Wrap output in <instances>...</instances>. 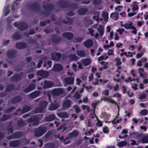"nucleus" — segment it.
Listing matches in <instances>:
<instances>
[{
  "label": "nucleus",
  "mask_w": 148,
  "mask_h": 148,
  "mask_svg": "<svg viewBox=\"0 0 148 148\" xmlns=\"http://www.w3.org/2000/svg\"><path fill=\"white\" fill-rule=\"evenodd\" d=\"M68 75L71 76L70 77H67L64 79V81L65 83L67 84H71L73 83L74 82V78L73 76H74L73 74L68 71L67 73Z\"/></svg>",
  "instance_id": "1"
},
{
  "label": "nucleus",
  "mask_w": 148,
  "mask_h": 148,
  "mask_svg": "<svg viewBox=\"0 0 148 148\" xmlns=\"http://www.w3.org/2000/svg\"><path fill=\"white\" fill-rule=\"evenodd\" d=\"M93 27L97 29V30L99 32L100 36H103L104 33V28L100 25H98V24H95Z\"/></svg>",
  "instance_id": "2"
},
{
  "label": "nucleus",
  "mask_w": 148,
  "mask_h": 148,
  "mask_svg": "<svg viewBox=\"0 0 148 148\" xmlns=\"http://www.w3.org/2000/svg\"><path fill=\"white\" fill-rule=\"evenodd\" d=\"M123 22L122 21H121L120 23L121 24V27H123L126 29H130L133 28V26L132 25L133 23L131 22L130 23H125V24H123Z\"/></svg>",
  "instance_id": "3"
},
{
  "label": "nucleus",
  "mask_w": 148,
  "mask_h": 148,
  "mask_svg": "<svg viewBox=\"0 0 148 148\" xmlns=\"http://www.w3.org/2000/svg\"><path fill=\"white\" fill-rule=\"evenodd\" d=\"M63 92V90L60 88L54 90L52 92L53 96L58 95L62 93Z\"/></svg>",
  "instance_id": "4"
},
{
  "label": "nucleus",
  "mask_w": 148,
  "mask_h": 148,
  "mask_svg": "<svg viewBox=\"0 0 148 148\" xmlns=\"http://www.w3.org/2000/svg\"><path fill=\"white\" fill-rule=\"evenodd\" d=\"M61 54L59 53H54L51 54L52 58L54 60H58L60 59L61 57Z\"/></svg>",
  "instance_id": "5"
},
{
  "label": "nucleus",
  "mask_w": 148,
  "mask_h": 148,
  "mask_svg": "<svg viewBox=\"0 0 148 148\" xmlns=\"http://www.w3.org/2000/svg\"><path fill=\"white\" fill-rule=\"evenodd\" d=\"M71 101L69 100H66L64 101L63 102V108L64 109H66V108H69L71 106Z\"/></svg>",
  "instance_id": "6"
},
{
  "label": "nucleus",
  "mask_w": 148,
  "mask_h": 148,
  "mask_svg": "<svg viewBox=\"0 0 148 148\" xmlns=\"http://www.w3.org/2000/svg\"><path fill=\"white\" fill-rule=\"evenodd\" d=\"M138 2L134 1L132 2V11L134 12L138 10L139 7L138 5Z\"/></svg>",
  "instance_id": "7"
},
{
  "label": "nucleus",
  "mask_w": 148,
  "mask_h": 148,
  "mask_svg": "<svg viewBox=\"0 0 148 148\" xmlns=\"http://www.w3.org/2000/svg\"><path fill=\"white\" fill-rule=\"evenodd\" d=\"M27 26L25 22H22L19 23V29L21 30H23L27 29Z\"/></svg>",
  "instance_id": "8"
},
{
  "label": "nucleus",
  "mask_w": 148,
  "mask_h": 148,
  "mask_svg": "<svg viewBox=\"0 0 148 148\" xmlns=\"http://www.w3.org/2000/svg\"><path fill=\"white\" fill-rule=\"evenodd\" d=\"M84 45L86 47L89 48L92 46V41L91 40H86L84 42Z\"/></svg>",
  "instance_id": "9"
},
{
  "label": "nucleus",
  "mask_w": 148,
  "mask_h": 148,
  "mask_svg": "<svg viewBox=\"0 0 148 148\" xmlns=\"http://www.w3.org/2000/svg\"><path fill=\"white\" fill-rule=\"evenodd\" d=\"M26 46V44L23 42L18 43L16 45V47L19 49L25 48Z\"/></svg>",
  "instance_id": "10"
},
{
  "label": "nucleus",
  "mask_w": 148,
  "mask_h": 148,
  "mask_svg": "<svg viewBox=\"0 0 148 148\" xmlns=\"http://www.w3.org/2000/svg\"><path fill=\"white\" fill-rule=\"evenodd\" d=\"M58 116L61 118H68L69 116V114L66 112L59 113L57 114Z\"/></svg>",
  "instance_id": "11"
},
{
  "label": "nucleus",
  "mask_w": 148,
  "mask_h": 148,
  "mask_svg": "<svg viewBox=\"0 0 148 148\" xmlns=\"http://www.w3.org/2000/svg\"><path fill=\"white\" fill-rule=\"evenodd\" d=\"M35 87V86L34 84L31 85L24 90V91L25 92H28L32 90Z\"/></svg>",
  "instance_id": "12"
},
{
  "label": "nucleus",
  "mask_w": 148,
  "mask_h": 148,
  "mask_svg": "<svg viewBox=\"0 0 148 148\" xmlns=\"http://www.w3.org/2000/svg\"><path fill=\"white\" fill-rule=\"evenodd\" d=\"M62 66L61 65L58 64L54 66L53 70L55 71H60L62 69Z\"/></svg>",
  "instance_id": "13"
},
{
  "label": "nucleus",
  "mask_w": 148,
  "mask_h": 148,
  "mask_svg": "<svg viewBox=\"0 0 148 148\" xmlns=\"http://www.w3.org/2000/svg\"><path fill=\"white\" fill-rule=\"evenodd\" d=\"M78 133L77 131L74 130L73 132L69 133V138H71L73 137H76L78 135Z\"/></svg>",
  "instance_id": "14"
},
{
  "label": "nucleus",
  "mask_w": 148,
  "mask_h": 148,
  "mask_svg": "<svg viewBox=\"0 0 148 148\" xmlns=\"http://www.w3.org/2000/svg\"><path fill=\"white\" fill-rule=\"evenodd\" d=\"M21 77L19 75H15L12 77L11 80L13 81H17L21 79Z\"/></svg>",
  "instance_id": "15"
},
{
  "label": "nucleus",
  "mask_w": 148,
  "mask_h": 148,
  "mask_svg": "<svg viewBox=\"0 0 148 148\" xmlns=\"http://www.w3.org/2000/svg\"><path fill=\"white\" fill-rule=\"evenodd\" d=\"M102 100H103L105 101H108L109 102L112 103L116 104H117L116 103L114 100L110 97H105L101 99V101H102Z\"/></svg>",
  "instance_id": "16"
},
{
  "label": "nucleus",
  "mask_w": 148,
  "mask_h": 148,
  "mask_svg": "<svg viewBox=\"0 0 148 148\" xmlns=\"http://www.w3.org/2000/svg\"><path fill=\"white\" fill-rule=\"evenodd\" d=\"M63 36L64 38H67L69 39H71L72 38L73 35L72 33L67 32L64 34L63 35Z\"/></svg>",
  "instance_id": "17"
},
{
  "label": "nucleus",
  "mask_w": 148,
  "mask_h": 148,
  "mask_svg": "<svg viewBox=\"0 0 148 148\" xmlns=\"http://www.w3.org/2000/svg\"><path fill=\"white\" fill-rule=\"evenodd\" d=\"M53 84L52 82H47L46 81H45L43 87L45 88H49L52 86Z\"/></svg>",
  "instance_id": "18"
},
{
  "label": "nucleus",
  "mask_w": 148,
  "mask_h": 148,
  "mask_svg": "<svg viewBox=\"0 0 148 148\" xmlns=\"http://www.w3.org/2000/svg\"><path fill=\"white\" fill-rule=\"evenodd\" d=\"M102 16L104 20L106 21V23L108 18V13L106 12H103Z\"/></svg>",
  "instance_id": "19"
},
{
  "label": "nucleus",
  "mask_w": 148,
  "mask_h": 148,
  "mask_svg": "<svg viewBox=\"0 0 148 148\" xmlns=\"http://www.w3.org/2000/svg\"><path fill=\"white\" fill-rule=\"evenodd\" d=\"M127 144L126 141H124L117 143V145L119 147H121L125 146Z\"/></svg>",
  "instance_id": "20"
},
{
  "label": "nucleus",
  "mask_w": 148,
  "mask_h": 148,
  "mask_svg": "<svg viewBox=\"0 0 148 148\" xmlns=\"http://www.w3.org/2000/svg\"><path fill=\"white\" fill-rule=\"evenodd\" d=\"M118 13L115 12L111 14L110 17L111 18L114 19V20H117L118 16Z\"/></svg>",
  "instance_id": "21"
},
{
  "label": "nucleus",
  "mask_w": 148,
  "mask_h": 148,
  "mask_svg": "<svg viewBox=\"0 0 148 148\" xmlns=\"http://www.w3.org/2000/svg\"><path fill=\"white\" fill-rule=\"evenodd\" d=\"M82 63L84 66H86L90 64V62L89 59H86L83 60L82 61Z\"/></svg>",
  "instance_id": "22"
},
{
  "label": "nucleus",
  "mask_w": 148,
  "mask_h": 148,
  "mask_svg": "<svg viewBox=\"0 0 148 148\" xmlns=\"http://www.w3.org/2000/svg\"><path fill=\"white\" fill-rule=\"evenodd\" d=\"M9 5H7L5 8L4 10V13L5 16H7L8 14L10 12V10L9 9Z\"/></svg>",
  "instance_id": "23"
},
{
  "label": "nucleus",
  "mask_w": 148,
  "mask_h": 148,
  "mask_svg": "<svg viewBox=\"0 0 148 148\" xmlns=\"http://www.w3.org/2000/svg\"><path fill=\"white\" fill-rule=\"evenodd\" d=\"M38 74L43 77H46L47 76L48 73L43 71H40L38 72Z\"/></svg>",
  "instance_id": "24"
},
{
  "label": "nucleus",
  "mask_w": 148,
  "mask_h": 148,
  "mask_svg": "<svg viewBox=\"0 0 148 148\" xmlns=\"http://www.w3.org/2000/svg\"><path fill=\"white\" fill-rule=\"evenodd\" d=\"M40 92L39 91H37L32 93L30 95V96L31 97L34 98L38 96L40 94Z\"/></svg>",
  "instance_id": "25"
},
{
  "label": "nucleus",
  "mask_w": 148,
  "mask_h": 148,
  "mask_svg": "<svg viewBox=\"0 0 148 148\" xmlns=\"http://www.w3.org/2000/svg\"><path fill=\"white\" fill-rule=\"evenodd\" d=\"M55 118V115L53 114H52L47 117L46 119L45 120L46 121H51L54 120Z\"/></svg>",
  "instance_id": "26"
},
{
  "label": "nucleus",
  "mask_w": 148,
  "mask_h": 148,
  "mask_svg": "<svg viewBox=\"0 0 148 148\" xmlns=\"http://www.w3.org/2000/svg\"><path fill=\"white\" fill-rule=\"evenodd\" d=\"M19 144V142L17 141H14L10 142V146L12 147H16Z\"/></svg>",
  "instance_id": "27"
},
{
  "label": "nucleus",
  "mask_w": 148,
  "mask_h": 148,
  "mask_svg": "<svg viewBox=\"0 0 148 148\" xmlns=\"http://www.w3.org/2000/svg\"><path fill=\"white\" fill-rule=\"evenodd\" d=\"M141 142L143 143H148V136H145L141 138Z\"/></svg>",
  "instance_id": "28"
},
{
  "label": "nucleus",
  "mask_w": 148,
  "mask_h": 148,
  "mask_svg": "<svg viewBox=\"0 0 148 148\" xmlns=\"http://www.w3.org/2000/svg\"><path fill=\"white\" fill-rule=\"evenodd\" d=\"M87 12V10L86 8H82L79 10L78 13L79 14H83L86 13Z\"/></svg>",
  "instance_id": "29"
},
{
  "label": "nucleus",
  "mask_w": 148,
  "mask_h": 148,
  "mask_svg": "<svg viewBox=\"0 0 148 148\" xmlns=\"http://www.w3.org/2000/svg\"><path fill=\"white\" fill-rule=\"evenodd\" d=\"M58 106L57 105H53L52 104H51L49 107V109L50 110H54L57 108Z\"/></svg>",
  "instance_id": "30"
},
{
  "label": "nucleus",
  "mask_w": 148,
  "mask_h": 148,
  "mask_svg": "<svg viewBox=\"0 0 148 148\" xmlns=\"http://www.w3.org/2000/svg\"><path fill=\"white\" fill-rule=\"evenodd\" d=\"M69 58L71 61L77 60H78L77 57L75 54L70 56Z\"/></svg>",
  "instance_id": "31"
},
{
  "label": "nucleus",
  "mask_w": 148,
  "mask_h": 148,
  "mask_svg": "<svg viewBox=\"0 0 148 148\" xmlns=\"http://www.w3.org/2000/svg\"><path fill=\"white\" fill-rule=\"evenodd\" d=\"M77 55L80 57H84L85 56V53L84 51H77Z\"/></svg>",
  "instance_id": "32"
},
{
  "label": "nucleus",
  "mask_w": 148,
  "mask_h": 148,
  "mask_svg": "<svg viewBox=\"0 0 148 148\" xmlns=\"http://www.w3.org/2000/svg\"><path fill=\"white\" fill-rule=\"evenodd\" d=\"M100 64L103 66V69H106L107 68L108 63L105 62L104 61H102L101 62Z\"/></svg>",
  "instance_id": "33"
},
{
  "label": "nucleus",
  "mask_w": 148,
  "mask_h": 148,
  "mask_svg": "<svg viewBox=\"0 0 148 148\" xmlns=\"http://www.w3.org/2000/svg\"><path fill=\"white\" fill-rule=\"evenodd\" d=\"M147 96L146 94L144 92H142L139 95L138 98L140 99H143L145 98Z\"/></svg>",
  "instance_id": "34"
},
{
  "label": "nucleus",
  "mask_w": 148,
  "mask_h": 148,
  "mask_svg": "<svg viewBox=\"0 0 148 148\" xmlns=\"http://www.w3.org/2000/svg\"><path fill=\"white\" fill-rule=\"evenodd\" d=\"M15 51H8L7 53V55L10 58H12L13 57V54L14 52L15 53Z\"/></svg>",
  "instance_id": "35"
},
{
  "label": "nucleus",
  "mask_w": 148,
  "mask_h": 148,
  "mask_svg": "<svg viewBox=\"0 0 148 148\" xmlns=\"http://www.w3.org/2000/svg\"><path fill=\"white\" fill-rule=\"evenodd\" d=\"M46 57L43 58L42 59V60H40L39 61L37 64V66L38 68H40L41 66V64L42 63V60H47Z\"/></svg>",
  "instance_id": "36"
},
{
  "label": "nucleus",
  "mask_w": 148,
  "mask_h": 148,
  "mask_svg": "<svg viewBox=\"0 0 148 148\" xmlns=\"http://www.w3.org/2000/svg\"><path fill=\"white\" fill-rule=\"evenodd\" d=\"M109 90L106 89L102 91V93L105 95L106 96H108L109 94Z\"/></svg>",
  "instance_id": "37"
},
{
  "label": "nucleus",
  "mask_w": 148,
  "mask_h": 148,
  "mask_svg": "<svg viewBox=\"0 0 148 148\" xmlns=\"http://www.w3.org/2000/svg\"><path fill=\"white\" fill-rule=\"evenodd\" d=\"M148 112L147 110L143 109L140 111V113L141 114L145 115L147 114Z\"/></svg>",
  "instance_id": "38"
},
{
  "label": "nucleus",
  "mask_w": 148,
  "mask_h": 148,
  "mask_svg": "<svg viewBox=\"0 0 148 148\" xmlns=\"http://www.w3.org/2000/svg\"><path fill=\"white\" fill-rule=\"evenodd\" d=\"M13 37L14 39L17 40L19 39L21 36L19 34H16L14 35Z\"/></svg>",
  "instance_id": "39"
},
{
  "label": "nucleus",
  "mask_w": 148,
  "mask_h": 148,
  "mask_svg": "<svg viewBox=\"0 0 148 148\" xmlns=\"http://www.w3.org/2000/svg\"><path fill=\"white\" fill-rule=\"evenodd\" d=\"M116 118H117V117L116 116V118H115V119H114V120H113V121H112L111 122L112 123H114V124H116V123H119L121 121H122V119L121 118H120V119H118V120H117L116 121Z\"/></svg>",
  "instance_id": "40"
},
{
  "label": "nucleus",
  "mask_w": 148,
  "mask_h": 148,
  "mask_svg": "<svg viewBox=\"0 0 148 148\" xmlns=\"http://www.w3.org/2000/svg\"><path fill=\"white\" fill-rule=\"evenodd\" d=\"M80 95L78 92H77L75 94L74 97L76 99H77L80 98Z\"/></svg>",
  "instance_id": "41"
},
{
  "label": "nucleus",
  "mask_w": 148,
  "mask_h": 148,
  "mask_svg": "<svg viewBox=\"0 0 148 148\" xmlns=\"http://www.w3.org/2000/svg\"><path fill=\"white\" fill-rule=\"evenodd\" d=\"M69 138H69V137H68L66 138L64 140V144L66 145L70 143V140H68Z\"/></svg>",
  "instance_id": "42"
},
{
  "label": "nucleus",
  "mask_w": 148,
  "mask_h": 148,
  "mask_svg": "<svg viewBox=\"0 0 148 148\" xmlns=\"http://www.w3.org/2000/svg\"><path fill=\"white\" fill-rule=\"evenodd\" d=\"M30 110V108L29 106H26L24 107L23 108V110L25 111V112H27Z\"/></svg>",
  "instance_id": "43"
},
{
  "label": "nucleus",
  "mask_w": 148,
  "mask_h": 148,
  "mask_svg": "<svg viewBox=\"0 0 148 148\" xmlns=\"http://www.w3.org/2000/svg\"><path fill=\"white\" fill-rule=\"evenodd\" d=\"M97 122L96 123V125L98 126L101 127L102 125V123L101 121H100L99 120L97 119Z\"/></svg>",
  "instance_id": "44"
},
{
  "label": "nucleus",
  "mask_w": 148,
  "mask_h": 148,
  "mask_svg": "<svg viewBox=\"0 0 148 148\" xmlns=\"http://www.w3.org/2000/svg\"><path fill=\"white\" fill-rule=\"evenodd\" d=\"M99 15L98 14H96L93 16V19L98 21L99 19Z\"/></svg>",
  "instance_id": "45"
},
{
  "label": "nucleus",
  "mask_w": 148,
  "mask_h": 148,
  "mask_svg": "<svg viewBox=\"0 0 148 148\" xmlns=\"http://www.w3.org/2000/svg\"><path fill=\"white\" fill-rule=\"evenodd\" d=\"M115 60L116 62V64L117 65H119L121 64V61L120 59L119 58H116L115 59Z\"/></svg>",
  "instance_id": "46"
},
{
  "label": "nucleus",
  "mask_w": 148,
  "mask_h": 148,
  "mask_svg": "<svg viewBox=\"0 0 148 148\" xmlns=\"http://www.w3.org/2000/svg\"><path fill=\"white\" fill-rule=\"evenodd\" d=\"M108 54L109 56L112 55L114 54L113 50L112 49H109L108 51Z\"/></svg>",
  "instance_id": "47"
},
{
  "label": "nucleus",
  "mask_w": 148,
  "mask_h": 148,
  "mask_svg": "<svg viewBox=\"0 0 148 148\" xmlns=\"http://www.w3.org/2000/svg\"><path fill=\"white\" fill-rule=\"evenodd\" d=\"M88 30L89 31V33L91 34V36H93L94 35L93 34V33L94 32V31L93 29L92 28H88Z\"/></svg>",
  "instance_id": "48"
},
{
  "label": "nucleus",
  "mask_w": 148,
  "mask_h": 148,
  "mask_svg": "<svg viewBox=\"0 0 148 148\" xmlns=\"http://www.w3.org/2000/svg\"><path fill=\"white\" fill-rule=\"evenodd\" d=\"M73 107L75 108V112L76 113H78L80 112V108L77 107V106H74Z\"/></svg>",
  "instance_id": "49"
},
{
  "label": "nucleus",
  "mask_w": 148,
  "mask_h": 148,
  "mask_svg": "<svg viewBox=\"0 0 148 148\" xmlns=\"http://www.w3.org/2000/svg\"><path fill=\"white\" fill-rule=\"evenodd\" d=\"M82 39H83L81 38H77L75 39V42H80L82 40Z\"/></svg>",
  "instance_id": "50"
},
{
  "label": "nucleus",
  "mask_w": 148,
  "mask_h": 148,
  "mask_svg": "<svg viewBox=\"0 0 148 148\" xmlns=\"http://www.w3.org/2000/svg\"><path fill=\"white\" fill-rule=\"evenodd\" d=\"M133 28H131V29H133L134 30L132 31L131 32L132 33H134L135 34H136L137 33V30L134 26H133Z\"/></svg>",
  "instance_id": "51"
},
{
  "label": "nucleus",
  "mask_w": 148,
  "mask_h": 148,
  "mask_svg": "<svg viewBox=\"0 0 148 148\" xmlns=\"http://www.w3.org/2000/svg\"><path fill=\"white\" fill-rule=\"evenodd\" d=\"M121 96V95H120L119 93H115L113 95L114 97H117L118 98H119Z\"/></svg>",
  "instance_id": "52"
},
{
  "label": "nucleus",
  "mask_w": 148,
  "mask_h": 148,
  "mask_svg": "<svg viewBox=\"0 0 148 148\" xmlns=\"http://www.w3.org/2000/svg\"><path fill=\"white\" fill-rule=\"evenodd\" d=\"M47 105V103L45 101H43L42 103V106L43 107V108L46 107Z\"/></svg>",
  "instance_id": "53"
},
{
  "label": "nucleus",
  "mask_w": 148,
  "mask_h": 148,
  "mask_svg": "<svg viewBox=\"0 0 148 148\" xmlns=\"http://www.w3.org/2000/svg\"><path fill=\"white\" fill-rule=\"evenodd\" d=\"M81 80L79 78H77L76 80V84L77 85H79L81 82Z\"/></svg>",
  "instance_id": "54"
},
{
  "label": "nucleus",
  "mask_w": 148,
  "mask_h": 148,
  "mask_svg": "<svg viewBox=\"0 0 148 148\" xmlns=\"http://www.w3.org/2000/svg\"><path fill=\"white\" fill-rule=\"evenodd\" d=\"M98 103H92V105L93 106L92 107L93 108H94V110H93L94 113V112L95 111V107L97 106V105Z\"/></svg>",
  "instance_id": "55"
},
{
  "label": "nucleus",
  "mask_w": 148,
  "mask_h": 148,
  "mask_svg": "<svg viewBox=\"0 0 148 148\" xmlns=\"http://www.w3.org/2000/svg\"><path fill=\"white\" fill-rule=\"evenodd\" d=\"M114 90V91H116L119 88V86L118 84H116L113 87Z\"/></svg>",
  "instance_id": "56"
},
{
  "label": "nucleus",
  "mask_w": 148,
  "mask_h": 148,
  "mask_svg": "<svg viewBox=\"0 0 148 148\" xmlns=\"http://www.w3.org/2000/svg\"><path fill=\"white\" fill-rule=\"evenodd\" d=\"M136 14L135 12H131L128 13V16L129 17H131L134 16Z\"/></svg>",
  "instance_id": "57"
},
{
  "label": "nucleus",
  "mask_w": 148,
  "mask_h": 148,
  "mask_svg": "<svg viewBox=\"0 0 148 148\" xmlns=\"http://www.w3.org/2000/svg\"><path fill=\"white\" fill-rule=\"evenodd\" d=\"M143 54V53H137L136 54V56H137V58L138 59L139 58L141 57L142 56Z\"/></svg>",
  "instance_id": "58"
},
{
  "label": "nucleus",
  "mask_w": 148,
  "mask_h": 148,
  "mask_svg": "<svg viewBox=\"0 0 148 148\" xmlns=\"http://www.w3.org/2000/svg\"><path fill=\"white\" fill-rule=\"evenodd\" d=\"M137 85L136 84H134L132 86V88L135 90H137Z\"/></svg>",
  "instance_id": "59"
},
{
  "label": "nucleus",
  "mask_w": 148,
  "mask_h": 148,
  "mask_svg": "<svg viewBox=\"0 0 148 148\" xmlns=\"http://www.w3.org/2000/svg\"><path fill=\"white\" fill-rule=\"evenodd\" d=\"M122 8L123 6L120 5H119L115 8V10H118V11H120V8Z\"/></svg>",
  "instance_id": "60"
},
{
  "label": "nucleus",
  "mask_w": 148,
  "mask_h": 148,
  "mask_svg": "<svg viewBox=\"0 0 148 148\" xmlns=\"http://www.w3.org/2000/svg\"><path fill=\"white\" fill-rule=\"evenodd\" d=\"M123 45L122 43L119 42L116 44V46L117 47L119 48Z\"/></svg>",
  "instance_id": "61"
},
{
  "label": "nucleus",
  "mask_w": 148,
  "mask_h": 148,
  "mask_svg": "<svg viewBox=\"0 0 148 148\" xmlns=\"http://www.w3.org/2000/svg\"><path fill=\"white\" fill-rule=\"evenodd\" d=\"M144 68H139L138 69V72L139 73H142L144 71Z\"/></svg>",
  "instance_id": "62"
},
{
  "label": "nucleus",
  "mask_w": 148,
  "mask_h": 148,
  "mask_svg": "<svg viewBox=\"0 0 148 148\" xmlns=\"http://www.w3.org/2000/svg\"><path fill=\"white\" fill-rule=\"evenodd\" d=\"M98 93L97 92H94L92 94V95L95 97H97L98 96Z\"/></svg>",
  "instance_id": "63"
},
{
  "label": "nucleus",
  "mask_w": 148,
  "mask_h": 148,
  "mask_svg": "<svg viewBox=\"0 0 148 148\" xmlns=\"http://www.w3.org/2000/svg\"><path fill=\"white\" fill-rule=\"evenodd\" d=\"M93 75L92 74L90 75L88 77L89 81V82H91L92 81L93 79Z\"/></svg>",
  "instance_id": "64"
}]
</instances>
